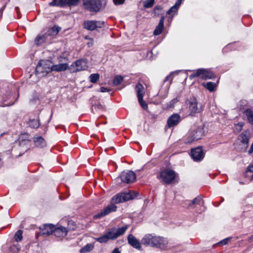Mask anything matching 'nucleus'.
<instances>
[{
	"instance_id": "nucleus-34",
	"label": "nucleus",
	"mask_w": 253,
	"mask_h": 253,
	"mask_svg": "<svg viewBox=\"0 0 253 253\" xmlns=\"http://www.w3.org/2000/svg\"><path fill=\"white\" fill-rule=\"evenodd\" d=\"M29 126L34 128H37L40 126V123L38 120H32L29 121Z\"/></svg>"
},
{
	"instance_id": "nucleus-4",
	"label": "nucleus",
	"mask_w": 253,
	"mask_h": 253,
	"mask_svg": "<svg viewBox=\"0 0 253 253\" xmlns=\"http://www.w3.org/2000/svg\"><path fill=\"white\" fill-rule=\"evenodd\" d=\"M68 68V65L67 63H61L57 65H54L51 67H46L45 70L43 71V67L39 64V66L36 67V71L38 74H42V76H44L52 71L61 72L65 71Z\"/></svg>"
},
{
	"instance_id": "nucleus-3",
	"label": "nucleus",
	"mask_w": 253,
	"mask_h": 253,
	"mask_svg": "<svg viewBox=\"0 0 253 253\" xmlns=\"http://www.w3.org/2000/svg\"><path fill=\"white\" fill-rule=\"evenodd\" d=\"M205 134V130L203 125L194 127L187 134L185 139V143H191L194 141H197L201 139Z\"/></svg>"
},
{
	"instance_id": "nucleus-45",
	"label": "nucleus",
	"mask_w": 253,
	"mask_h": 253,
	"mask_svg": "<svg viewBox=\"0 0 253 253\" xmlns=\"http://www.w3.org/2000/svg\"><path fill=\"white\" fill-rule=\"evenodd\" d=\"M121 251L119 250V248H115L112 251V253H121Z\"/></svg>"
},
{
	"instance_id": "nucleus-52",
	"label": "nucleus",
	"mask_w": 253,
	"mask_h": 253,
	"mask_svg": "<svg viewBox=\"0 0 253 253\" xmlns=\"http://www.w3.org/2000/svg\"><path fill=\"white\" fill-rule=\"evenodd\" d=\"M24 141L26 142V141L27 142H29V140H26V139H25L24 140Z\"/></svg>"
},
{
	"instance_id": "nucleus-2",
	"label": "nucleus",
	"mask_w": 253,
	"mask_h": 253,
	"mask_svg": "<svg viewBox=\"0 0 253 253\" xmlns=\"http://www.w3.org/2000/svg\"><path fill=\"white\" fill-rule=\"evenodd\" d=\"M128 227V225H126L119 228H111L105 234L96 238L95 240L100 243H105L109 240H115L123 235L127 229Z\"/></svg>"
},
{
	"instance_id": "nucleus-36",
	"label": "nucleus",
	"mask_w": 253,
	"mask_h": 253,
	"mask_svg": "<svg viewBox=\"0 0 253 253\" xmlns=\"http://www.w3.org/2000/svg\"><path fill=\"white\" fill-rule=\"evenodd\" d=\"M232 239H233V238L232 237H227V238L219 241V242H218L216 244V245H218V246H223L226 245L229 242H230Z\"/></svg>"
},
{
	"instance_id": "nucleus-17",
	"label": "nucleus",
	"mask_w": 253,
	"mask_h": 253,
	"mask_svg": "<svg viewBox=\"0 0 253 253\" xmlns=\"http://www.w3.org/2000/svg\"><path fill=\"white\" fill-rule=\"evenodd\" d=\"M117 209V207L116 205L111 203L110 205L102 210L100 212L95 214L93 217L94 219L100 218L112 212L116 211Z\"/></svg>"
},
{
	"instance_id": "nucleus-10",
	"label": "nucleus",
	"mask_w": 253,
	"mask_h": 253,
	"mask_svg": "<svg viewBox=\"0 0 253 253\" xmlns=\"http://www.w3.org/2000/svg\"><path fill=\"white\" fill-rule=\"evenodd\" d=\"M189 110L190 115L194 116L196 113H199L203 110V107L201 105H198V101L195 98H191L189 101Z\"/></svg>"
},
{
	"instance_id": "nucleus-12",
	"label": "nucleus",
	"mask_w": 253,
	"mask_h": 253,
	"mask_svg": "<svg viewBox=\"0 0 253 253\" xmlns=\"http://www.w3.org/2000/svg\"><path fill=\"white\" fill-rule=\"evenodd\" d=\"M79 0H53L49 4L51 6L65 7L73 6L78 5Z\"/></svg>"
},
{
	"instance_id": "nucleus-30",
	"label": "nucleus",
	"mask_w": 253,
	"mask_h": 253,
	"mask_svg": "<svg viewBox=\"0 0 253 253\" xmlns=\"http://www.w3.org/2000/svg\"><path fill=\"white\" fill-rule=\"evenodd\" d=\"M179 101V98L178 97H176L168 103H167V105L165 107V109H169V108H173L175 106V104L177 103Z\"/></svg>"
},
{
	"instance_id": "nucleus-32",
	"label": "nucleus",
	"mask_w": 253,
	"mask_h": 253,
	"mask_svg": "<svg viewBox=\"0 0 253 253\" xmlns=\"http://www.w3.org/2000/svg\"><path fill=\"white\" fill-rule=\"evenodd\" d=\"M93 249V246L91 244H87L80 250L81 253H86L91 251Z\"/></svg>"
},
{
	"instance_id": "nucleus-51",
	"label": "nucleus",
	"mask_w": 253,
	"mask_h": 253,
	"mask_svg": "<svg viewBox=\"0 0 253 253\" xmlns=\"http://www.w3.org/2000/svg\"><path fill=\"white\" fill-rule=\"evenodd\" d=\"M15 9H16V10H17V11L18 12V10L19 9V8H18V7H15Z\"/></svg>"
},
{
	"instance_id": "nucleus-37",
	"label": "nucleus",
	"mask_w": 253,
	"mask_h": 253,
	"mask_svg": "<svg viewBox=\"0 0 253 253\" xmlns=\"http://www.w3.org/2000/svg\"><path fill=\"white\" fill-rule=\"evenodd\" d=\"M99 79V75L98 74H92L89 76L90 81L92 83H96Z\"/></svg>"
},
{
	"instance_id": "nucleus-56",
	"label": "nucleus",
	"mask_w": 253,
	"mask_h": 253,
	"mask_svg": "<svg viewBox=\"0 0 253 253\" xmlns=\"http://www.w3.org/2000/svg\"><path fill=\"white\" fill-rule=\"evenodd\" d=\"M19 143H20V144L21 145V143H22V142H21V141H20Z\"/></svg>"
},
{
	"instance_id": "nucleus-28",
	"label": "nucleus",
	"mask_w": 253,
	"mask_h": 253,
	"mask_svg": "<svg viewBox=\"0 0 253 253\" xmlns=\"http://www.w3.org/2000/svg\"><path fill=\"white\" fill-rule=\"evenodd\" d=\"M136 91L138 98L141 99V97H143L144 91V87L142 84H137L136 85Z\"/></svg>"
},
{
	"instance_id": "nucleus-55",
	"label": "nucleus",
	"mask_w": 253,
	"mask_h": 253,
	"mask_svg": "<svg viewBox=\"0 0 253 253\" xmlns=\"http://www.w3.org/2000/svg\"><path fill=\"white\" fill-rule=\"evenodd\" d=\"M2 135H3V134H1L0 135V136H2Z\"/></svg>"
},
{
	"instance_id": "nucleus-41",
	"label": "nucleus",
	"mask_w": 253,
	"mask_h": 253,
	"mask_svg": "<svg viewBox=\"0 0 253 253\" xmlns=\"http://www.w3.org/2000/svg\"><path fill=\"white\" fill-rule=\"evenodd\" d=\"M247 173H253V164L251 166H249L248 167V169H247Z\"/></svg>"
},
{
	"instance_id": "nucleus-18",
	"label": "nucleus",
	"mask_w": 253,
	"mask_h": 253,
	"mask_svg": "<svg viewBox=\"0 0 253 253\" xmlns=\"http://www.w3.org/2000/svg\"><path fill=\"white\" fill-rule=\"evenodd\" d=\"M240 109L242 112L243 119L253 125V110L249 107H241Z\"/></svg>"
},
{
	"instance_id": "nucleus-11",
	"label": "nucleus",
	"mask_w": 253,
	"mask_h": 253,
	"mask_svg": "<svg viewBox=\"0 0 253 253\" xmlns=\"http://www.w3.org/2000/svg\"><path fill=\"white\" fill-rule=\"evenodd\" d=\"M172 78L171 74L167 76L164 80V84L165 85V88H161L158 94V96L162 99H164L167 97L169 88L172 82Z\"/></svg>"
},
{
	"instance_id": "nucleus-53",
	"label": "nucleus",
	"mask_w": 253,
	"mask_h": 253,
	"mask_svg": "<svg viewBox=\"0 0 253 253\" xmlns=\"http://www.w3.org/2000/svg\"><path fill=\"white\" fill-rule=\"evenodd\" d=\"M2 11L1 10H0V14H2Z\"/></svg>"
},
{
	"instance_id": "nucleus-46",
	"label": "nucleus",
	"mask_w": 253,
	"mask_h": 253,
	"mask_svg": "<svg viewBox=\"0 0 253 253\" xmlns=\"http://www.w3.org/2000/svg\"><path fill=\"white\" fill-rule=\"evenodd\" d=\"M232 46V44H228L227 46H226L224 49L223 51L226 50L227 49L230 48Z\"/></svg>"
},
{
	"instance_id": "nucleus-23",
	"label": "nucleus",
	"mask_w": 253,
	"mask_h": 253,
	"mask_svg": "<svg viewBox=\"0 0 253 253\" xmlns=\"http://www.w3.org/2000/svg\"><path fill=\"white\" fill-rule=\"evenodd\" d=\"M128 244L135 249L140 250L141 248V244L138 240H137L132 234H129L127 237Z\"/></svg>"
},
{
	"instance_id": "nucleus-39",
	"label": "nucleus",
	"mask_w": 253,
	"mask_h": 253,
	"mask_svg": "<svg viewBox=\"0 0 253 253\" xmlns=\"http://www.w3.org/2000/svg\"><path fill=\"white\" fill-rule=\"evenodd\" d=\"M123 81V78L121 76H116L114 80L113 84L115 85L120 84Z\"/></svg>"
},
{
	"instance_id": "nucleus-50",
	"label": "nucleus",
	"mask_w": 253,
	"mask_h": 253,
	"mask_svg": "<svg viewBox=\"0 0 253 253\" xmlns=\"http://www.w3.org/2000/svg\"><path fill=\"white\" fill-rule=\"evenodd\" d=\"M88 45L89 46L92 45L93 44V43L91 42H88Z\"/></svg>"
},
{
	"instance_id": "nucleus-9",
	"label": "nucleus",
	"mask_w": 253,
	"mask_h": 253,
	"mask_svg": "<svg viewBox=\"0 0 253 253\" xmlns=\"http://www.w3.org/2000/svg\"><path fill=\"white\" fill-rule=\"evenodd\" d=\"M133 198V197L131 192L119 193L111 198V203L115 205L129 201Z\"/></svg>"
},
{
	"instance_id": "nucleus-27",
	"label": "nucleus",
	"mask_w": 253,
	"mask_h": 253,
	"mask_svg": "<svg viewBox=\"0 0 253 253\" xmlns=\"http://www.w3.org/2000/svg\"><path fill=\"white\" fill-rule=\"evenodd\" d=\"M218 84V82H217L216 83L211 82H209L203 84V85L210 92H214L216 90Z\"/></svg>"
},
{
	"instance_id": "nucleus-40",
	"label": "nucleus",
	"mask_w": 253,
	"mask_h": 253,
	"mask_svg": "<svg viewBox=\"0 0 253 253\" xmlns=\"http://www.w3.org/2000/svg\"><path fill=\"white\" fill-rule=\"evenodd\" d=\"M138 100L140 105L143 109L146 110L148 108L147 104L144 101H143V97H141V99L138 98Z\"/></svg>"
},
{
	"instance_id": "nucleus-57",
	"label": "nucleus",
	"mask_w": 253,
	"mask_h": 253,
	"mask_svg": "<svg viewBox=\"0 0 253 253\" xmlns=\"http://www.w3.org/2000/svg\"><path fill=\"white\" fill-rule=\"evenodd\" d=\"M1 161V159L0 158V161Z\"/></svg>"
},
{
	"instance_id": "nucleus-44",
	"label": "nucleus",
	"mask_w": 253,
	"mask_h": 253,
	"mask_svg": "<svg viewBox=\"0 0 253 253\" xmlns=\"http://www.w3.org/2000/svg\"><path fill=\"white\" fill-rule=\"evenodd\" d=\"M100 89V91L101 92H108L110 90L107 88L103 87V86L101 87Z\"/></svg>"
},
{
	"instance_id": "nucleus-43",
	"label": "nucleus",
	"mask_w": 253,
	"mask_h": 253,
	"mask_svg": "<svg viewBox=\"0 0 253 253\" xmlns=\"http://www.w3.org/2000/svg\"><path fill=\"white\" fill-rule=\"evenodd\" d=\"M40 64L41 66H42L43 67V69H42V71H44L45 70V68L46 67H49V66H47V64H44L43 63H42V62H39L37 66V67L39 66V65Z\"/></svg>"
},
{
	"instance_id": "nucleus-19",
	"label": "nucleus",
	"mask_w": 253,
	"mask_h": 253,
	"mask_svg": "<svg viewBox=\"0 0 253 253\" xmlns=\"http://www.w3.org/2000/svg\"><path fill=\"white\" fill-rule=\"evenodd\" d=\"M191 156L195 161H200L203 160L204 157L203 150L200 147L192 149Z\"/></svg>"
},
{
	"instance_id": "nucleus-14",
	"label": "nucleus",
	"mask_w": 253,
	"mask_h": 253,
	"mask_svg": "<svg viewBox=\"0 0 253 253\" xmlns=\"http://www.w3.org/2000/svg\"><path fill=\"white\" fill-rule=\"evenodd\" d=\"M120 176L122 181L126 183H132L134 181L136 178L135 173L128 170L123 171Z\"/></svg>"
},
{
	"instance_id": "nucleus-8",
	"label": "nucleus",
	"mask_w": 253,
	"mask_h": 253,
	"mask_svg": "<svg viewBox=\"0 0 253 253\" xmlns=\"http://www.w3.org/2000/svg\"><path fill=\"white\" fill-rule=\"evenodd\" d=\"M250 138V133L249 131H244L238 136V148L241 151L245 152L249 146V141Z\"/></svg>"
},
{
	"instance_id": "nucleus-16",
	"label": "nucleus",
	"mask_w": 253,
	"mask_h": 253,
	"mask_svg": "<svg viewBox=\"0 0 253 253\" xmlns=\"http://www.w3.org/2000/svg\"><path fill=\"white\" fill-rule=\"evenodd\" d=\"M87 67L85 60L79 59L72 63L70 69L72 72H77L86 69Z\"/></svg>"
},
{
	"instance_id": "nucleus-25",
	"label": "nucleus",
	"mask_w": 253,
	"mask_h": 253,
	"mask_svg": "<svg viewBox=\"0 0 253 253\" xmlns=\"http://www.w3.org/2000/svg\"><path fill=\"white\" fill-rule=\"evenodd\" d=\"M33 141L35 145L37 147L43 148L46 146V142L42 136H34Z\"/></svg>"
},
{
	"instance_id": "nucleus-38",
	"label": "nucleus",
	"mask_w": 253,
	"mask_h": 253,
	"mask_svg": "<svg viewBox=\"0 0 253 253\" xmlns=\"http://www.w3.org/2000/svg\"><path fill=\"white\" fill-rule=\"evenodd\" d=\"M163 7L161 5H157L154 8L155 15H159L162 13Z\"/></svg>"
},
{
	"instance_id": "nucleus-47",
	"label": "nucleus",
	"mask_w": 253,
	"mask_h": 253,
	"mask_svg": "<svg viewBox=\"0 0 253 253\" xmlns=\"http://www.w3.org/2000/svg\"><path fill=\"white\" fill-rule=\"evenodd\" d=\"M251 174V175H248V176L251 177V180H253V172Z\"/></svg>"
},
{
	"instance_id": "nucleus-7",
	"label": "nucleus",
	"mask_w": 253,
	"mask_h": 253,
	"mask_svg": "<svg viewBox=\"0 0 253 253\" xmlns=\"http://www.w3.org/2000/svg\"><path fill=\"white\" fill-rule=\"evenodd\" d=\"M175 177L176 173L173 170L166 169L160 171L158 177L161 179L164 183L169 184L174 180Z\"/></svg>"
},
{
	"instance_id": "nucleus-24",
	"label": "nucleus",
	"mask_w": 253,
	"mask_h": 253,
	"mask_svg": "<svg viewBox=\"0 0 253 253\" xmlns=\"http://www.w3.org/2000/svg\"><path fill=\"white\" fill-rule=\"evenodd\" d=\"M182 0H177L170 8L167 12V14L171 15V19H172L173 16L177 12V10L181 4Z\"/></svg>"
},
{
	"instance_id": "nucleus-31",
	"label": "nucleus",
	"mask_w": 253,
	"mask_h": 253,
	"mask_svg": "<svg viewBox=\"0 0 253 253\" xmlns=\"http://www.w3.org/2000/svg\"><path fill=\"white\" fill-rule=\"evenodd\" d=\"M60 30V28L58 26H54L52 28L48 30V33L47 34V36L50 35L54 36L57 35Z\"/></svg>"
},
{
	"instance_id": "nucleus-15",
	"label": "nucleus",
	"mask_w": 253,
	"mask_h": 253,
	"mask_svg": "<svg viewBox=\"0 0 253 253\" xmlns=\"http://www.w3.org/2000/svg\"><path fill=\"white\" fill-rule=\"evenodd\" d=\"M187 205H188V206L192 209L195 208L197 206L201 207L200 211H197L199 213H201L204 211L206 209V208L204 205V201L203 200L202 198L200 196H197L194 198L192 201H188Z\"/></svg>"
},
{
	"instance_id": "nucleus-42",
	"label": "nucleus",
	"mask_w": 253,
	"mask_h": 253,
	"mask_svg": "<svg viewBox=\"0 0 253 253\" xmlns=\"http://www.w3.org/2000/svg\"><path fill=\"white\" fill-rule=\"evenodd\" d=\"M125 0H113L115 4H121L125 2Z\"/></svg>"
},
{
	"instance_id": "nucleus-20",
	"label": "nucleus",
	"mask_w": 253,
	"mask_h": 253,
	"mask_svg": "<svg viewBox=\"0 0 253 253\" xmlns=\"http://www.w3.org/2000/svg\"><path fill=\"white\" fill-rule=\"evenodd\" d=\"M40 233L44 236H48L53 233L54 225L52 224H45L40 227Z\"/></svg>"
},
{
	"instance_id": "nucleus-29",
	"label": "nucleus",
	"mask_w": 253,
	"mask_h": 253,
	"mask_svg": "<svg viewBox=\"0 0 253 253\" xmlns=\"http://www.w3.org/2000/svg\"><path fill=\"white\" fill-rule=\"evenodd\" d=\"M47 38V34H43L42 36H38L35 39V43L38 45H40L42 44L43 42H45L46 39Z\"/></svg>"
},
{
	"instance_id": "nucleus-33",
	"label": "nucleus",
	"mask_w": 253,
	"mask_h": 253,
	"mask_svg": "<svg viewBox=\"0 0 253 253\" xmlns=\"http://www.w3.org/2000/svg\"><path fill=\"white\" fill-rule=\"evenodd\" d=\"M155 0H145L143 2V6L145 8H149L153 6Z\"/></svg>"
},
{
	"instance_id": "nucleus-49",
	"label": "nucleus",
	"mask_w": 253,
	"mask_h": 253,
	"mask_svg": "<svg viewBox=\"0 0 253 253\" xmlns=\"http://www.w3.org/2000/svg\"><path fill=\"white\" fill-rule=\"evenodd\" d=\"M241 102H242L243 104H244L245 105H246L247 104V102L246 101H242Z\"/></svg>"
},
{
	"instance_id": "nucleus-48",
	"label": "nucleus",
	"mask_w": 253,
	"mask_h": 253,
	"mask_svg": "<svg viewBox=\"0 0 253 253\" xmlns=\"http://www.w3.org/2000/svg\"><path fill=\"white\" fill-rule=\"evenodd\" d=\"M238 126H239L241 127H242L244 126V123H238Z\"/></svg>"
},
{
	"instance_id": "nucleus-5",
	"label": "nucleus",
	"mask_w": 253,
	"mask_h": 253,
	"mask_svg": "<svg viewBox=\"0 0 253 253\" xmlns=\"http://www.w3.org/2000/svg\"><path fill=\"white\" fill-rule=\"evenodd\" d=\"M215 77L214 74L211 71L206 69H199L193 70V74L190 75L189 78L192 79L195 78H199L203 80L211 79Z\"/></svg>"
},
{
	"instance_id": "nucleus-26",
	"label": "nucleus",
	"mask_w": 253,
	"mask_h": 253,
	"mask_svg": "<svg viewBox=\"0 0 253 253\" xmlns=\"http://www.w3.org/2000/svg\"><path fill=\"white\" fill-rule=\"evenodd\" d=\"M164 20L165 17L162 16L160 20L158 25L156 27L153 32L154 35L157 36L162 33L164 27Z\"/></svg>"
},
{
	"instance_id": "nucleus-35",
	"label": "nucleus",
	"mask_w": 253,
	"mask_h": 253,
	"mask_svg": "<svg viewBox=\"0 0 253 253\" xmlns=\"http://www.w3.org/2000/svg\"><path fill=\"white\" fill-rule=\"evenodd\" d=\"M23 231L22 230H19L15 234L14 239L16 242L20 241L23 238L22 236Z\"/></svg>"
},
{
	"instance_id": "nucleus-6",
	"label": "nucleus",
	"mask_w": 253,
	"mask_h": 253,
	"mask_svg": "<svg viewBox=\"0 0 253 253\" xmlns=\"http://www.w3.org/2000/svg\"><path fill=\"white\" fill-rule=\"evenodd\" d=\"M83 5L85 9L91 12H98L102 7L101 0H84Z\"/></svg>"
},
{
	"instance_id": "nucleus-22",
	"label": "nucleus",
	"mask_w": 253,
	"mask_h": 253,
	"mask_svg": "<svg viewBox=\"0 0 253 253\" xmlns=\"http://www.w3.org/2000/svg\"><path fill=\"white\" fill-rule=\"evenodd\" d=\"M68 230L67 229L62 226H59L57 227L54 226V229L53 231L54 235L57 237H64L65 236Z\"/></svg>"
},
{
	"instance_id": "nucleus-1",
	"label": "nucleus",
	"mask_w": 253,
	"mask_h": 253,
	"mask_svg": "<svg viewBox=\"0 0 253 253\" xmlns=\"http://www.w3.org/2000/svg\"><path fill=\"white\" fill-rule=\"evenodd\" d=\"M141 243L145 246L165 250L168 244V240L161 236H154L152 234H146L142 239Z\"/></svg>"
},
{
	"instance_id": "nucleus-21",
	"label": "nucleus",
	"mask_w": 253,
	"mask_h": 253,
	"mask_svg": "<svg viewBox=\"0 0 253 253\" xmlns=\"http://www.w3.org/2000/svg\"><path fill=\"white\" fill-rule=\"evenodd\" d=\"M180 121V116L178 114H173L171 115L167 121V125L169 127H173L177 125Z\"/></svg>"
},
{
	"instance_id": "nucleus-54",
	"label": "nucleus",
	"mask_w": 253,
	"mask_h": 253,
	"mask_svg": "<svg viewBox=\"0 0 253 253\" xmlns=\"http://www.w3.org/2000/svg\"><path fill=\"white\" fill-rule=\"evenodd\" d=\"M221 201H224V199H223V198H222Z\"/></svg>"
},
{
	"instance_id": "nucleus-13",
	"label": "nucleus",
	"mask_w": 253,
	"mask_h": 253,
	"mask_svg": "<svg viewBox=\"0 0 253 253\" xmlns=\"http://www.w3.org/2000/svg\"><path fill=\"white\" fill-rule=\"evenodd\" d=\"M104 22L101 21L87 20L84 23V27L87 30L93 31L104 26Z\"/></svg>"
}]
</instances>
